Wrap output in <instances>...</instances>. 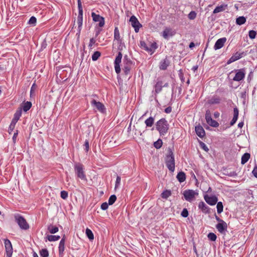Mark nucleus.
<instances>
[{
    "mask_svg": "<svg viewBox=\"0 0 257 257\" xmlns=\"http://www.w3.org/2000/svg\"><path fill=\"white\" fill-rule=\"evenodd\" d=\"M156 130L159 131L161 136L165 135L169 130V124L165 118L159 120L156 124Z\"/></svg>",
    "mask_w": 257,
    "mask_h": 257,
    "instance_id": "obj_1",
    "label": "nucleus"
},
{
    "mask_svg": "<svg viewBox=\"0 0 257 257\" xmlns=\"http://www.w3.org/2000/svg\"><path fill=\"white\" fill-rule=\"evenodd\" d=\"M74 171L75 174L78 178H80L82 180H86V176L84 172V166L80 163H76L74 166Z\"/></svg>",
    "mask_w": 257,
    "mask_h": 257,
    "instance_id": "obj_2",
    "label": "nucleus"
},
{
    "mask_svg": "<svg viewBox=\"0 0 257 257\" xmlns=\"http://www.w3.org/2000/svg\"><path fill=\"white\" fill-rule=\"evenodd\" d=\"M15 219L22 229L27 230L29 228V224L22 215L19 214H16L15 215Z\"/></svg>",
    "mask_w": 257,
    "mask_h": 257,
    "instance_id": "obj_3",
    "label": "nucleus"
},
{
    "mask_svg": "<svg viewBox=\"0 0 257 257\" xmlns=\"http://www.w3.org/2000/svg\"><path fill=\"white\" fill-rule=\"evenodd\" d=\"M141 47L152 54L157 48L156 43H153L148 45L144 41L140 42Z\"/></svg>",
    "mask_w": 257,
    "mask_h": 257,
    "instance_id": "obj_4",
    "label": "nucleus"
},
{
    "mask_svg": "<svg viewBox=\"0 0 257 257\" xmlns=\"http://www.w3.org/2000/svg\"><path fill=\"white\" fill-rule=\"evenodd\" d=\"M194 190H186L184 191L183 195L185 199L190 202H192L195 197V195H197Z\"/></svg>",
    "mask_w": 257,
    "mask_h": 257,
    "instance_id": "obj_5",
    "label": "nucleus"
},
{
    "mask_svg": "<svg viewBox=\"0 0 257 257\" xmlns=\"http://www.w3.org/2000/svg\"><path fill=\"white\" fill-rule=\"evenodd\" d=\"M205 119L207 123L210 126L215 127L219 126V123L216 121L212 119L211 112L209 110L206 111Z\"/></svg>",
    "mask_w": 257,
    "mask_h": 257,
    "instance_id": "obj_6",
    "label": "nucleus"
},
{
    "mask_svg": "<svg viewBox=\"0 0 257 257\" xmlns=\"http://www.w3.org/2000/svg\"><path fill=\"white\" fill-rule=\"evenodd\" d=\"M4 243L6 251V257H12L13 254V247L10 240L8 239L4 240Z\"/></svg>",
    "mask_w": 257,
    "mask_h": 257,
    "instance_id": "obj_7",
    "label": "nucleus"
},
{
    "mask_svg": "<svg viewBox=\"0 0 257 257\" xmlns=\"http://www.w3.org/2000/svg\"><path fill=\"white\" fill-rule=\"evenodd\" d=\"M92 106L95 107L96 109L101 113H104L105 111V107L104 105L100 102L97 101L95 99H93L91 101Z\"/></svg>",
    "mask_w": 257,
    "mask_h": 257,
    "instance_id": "obj_8",
    "label": "nucleus"
},
{
    "mask_svg": "<svg viewBox=\"0 0 257 257\" xmlns=\"http://www.w3.org/2000/svg\"><path fill=\"white\" fill-rule=\"evenodd\" d=\"M132 26L134 28L136 32H138L140 28L142 26L137 18L135 16H132L130 19Z\"/></svg>",
    "mask_w": 257,
    "mask_h": 257,
    "instance_id": "obj_9",
    "label": "nucleus"
},
{
    "mask_svg": "<svg viewBox=\"0 0 257 257\" xmlns=\"http://www.w3.org/2000/svg\"><path fill=\"white\" fill-rule=\"evenodd\" d=\"M121 58L122 54L121 52H119L114 61V68L117 74H119L120 72V64L121 63Z\"/></svg>",
    "mask_w": 257,
    "mask_h": 257,
    "instance_id": "obj_10",
    "label": "nucleus"
},
{
    "mask_svg": "<svg viewBox=\"0 0 257 257\" xmlns=\"http://www.w3.org/2000/svg\"><path fill=\"white\" fill-rule=\"evenodd\" d=\"M237 72L233 80L235 81H239L243 80L245 75V71L244 68L236 70Z\"/></svg>",
    "mask_w": 257,
    "mask_h": 257,
    "instance_id": "obj_11",
    "label": "nucleus"
},
{
    "mask_svg": "<svg viewBox=\"0 0 257 257\" xmlns=\"http://www.w3.org/2000/svg\"><path fill=\"white\" fill-rule=\"evenodd\" d=\"M204 198L207 203L211 206L215 205L218 201L217 197L215 195L209 196L208 195H205Z\"/></svg>",
    "mask_w": 257,
    "mask_h": 257,
    "instance_id": "obj_12",
    "label": "nucleus"
},
{
    "mask_svg": "<svg viewBox=\"0 0 257 257\" xmlns=\"http://www.w3.org/2000/svg\"><path fill=\"white\" fill-rule=\"evenodd\" d=\"M216 229L221 234H225L227 231V223L223 221L221 223H218L215 226Z\"/></svg>",
    "mask_w": 257,
    "mask_h": 257,
    "instance_id": "obj_13",
    "label": "nucleus"
},
{
    "mask_svg": "<svg viewBox=\"0 0 257 257\" xmlns=\"http://www.w3.org/2000/svg\"><path fill=\"white\" fill-rule=\"evenodd\" d=\"M91 16L94 21L99 22L98 25L99 27H102L104 25V19L102 17L96 14L94 12L92 13Z\"/></svg>",
    "mask_w": 257,
    "mask_h": 257,
    "instance_id": "obj_14",
    "label": "nucleus"
},
{
    "mask_svg": "<svg viewBox=\"0 0 257 257\" xmlns=\"http://www.w3.org/2000/svg\"><path fill=\"white\" fill-rule=\"evenodd\" d=\"M175 33V31L171 28H166L162 33V36L165 39H168L169 37L174 36Z\"/></svg>",
    "mask_w": 257,
    "mask_h": 257,
    "instance_id": "obj_15",
    "label": "nucleus"
},
{
    "mask_svg": "<svg viewBox=\"0 0 257 257\" xmlns=\"http://www.w3.org/2000/svg\"><path fill=\"white\" fill-rule=\"evenodd\" d=\"M226 40L227 39L225 37H223L218 39L215 43L214 49L215 50L221 49L224 46Z\"/></svg>",
    "mask_w": 257,
    "mask_h": 257,
    "instance_id": "obj_16",
    "label": "nucleus"
},
{
    "mask_svg": "<svg viewBox=\"0 0 257 257\" xmlns=\"http://www.w3.org/2000/svg\"><path fill=\"white\" fill-rule=\"evenodd\" d=\"M245 55V53L244 52L242 53H239V52H236L234 54H233L228 60L227 63L230 64L232 62H233L241 57H242L243 56Z\"/></svg>",
    "mask_w": 257,
    "mask_h": 257,
    "instance_id": "obj_17",
    "label": "nucleus"
},
{
    "mask_svg": "<svg viewBox=\"0 0 257 257\" xmlns=\"http://www.w3.org/2000/svg\"><path fill=\"white\" fill-rule=\"evenodd\" d=\"M198 208L205 214H208L210 212V208L203 201L199 202Z\"/></svg>",
    "mask_w": 257,
    "mask_h": 257,
    "instance_id": "obj_18",
    "label": "nucleus"
},
{
    "mask_svg": "<svg viewBox=\"0 0 257 257\" xmlns=\"http://www.w3.org/2000/svg\"><path fill=\"white\" fill-rule=\"evenodd\" d=\"M195 132L197 135L202 138L205 135V132L202 126L198 125L195 126Z\"/></svg>",
    "mask_w": 257,
    "mask_h": 257,
    "instance_id": "obj_19",
    "label": "nucleus"
},
{
    "mask_svg": "<svg viewBox=\"0 0 257 257\" xmlns=\"http://www.w3.org/2000/svg\"><path fill=\"white\" fill-rule=\"evenodd\" d=\"M82 22H83V14H78L77 19V23L78 25V33L77 34H80L82 26Z\"/></svg>",
    "mask_w": 257,
    "mask_h": 257,
    "instance_id": "obj_20",
    "label": "nucleus"
},
{
    "mask_svg": "<svg viewBox=\"0 0 257 257\" xmlns=\"http://www.w3.org/2000/svg\"><path fill=\"white\" fill-rule=\"evenodd\" d=\"M65 236H63L59 242L58 247L59 253L60 255H62L63 254L65 249Z\"/></svg>",
    "mask_w": 257,
    "mask_h": 257,
    "instance_id": "obj_21",
    "label": "nucleus"
},
{
    "mask_svg": "<svg viewBox=\"0 0 257 257\" xmlns=\"http://www.w3.org/2000/svg\"><path fill=\"white\" fill-rule=\"evenodd\" d=\"M170 65V61L167 58H165L162 60L160 64L159 68L161 70H166Z\"/></svg>",
    "mask_w": 257,
    "mask_h": 257,
    "instance_id": "obj_22",
    "label": "nucleus"
},
{
    "mask_svg": "<svg viewBox=\"0 0 257 257\" xmlns=\"http://www.w3.org/2000/svg\"><path fill=\"white\" fill-rule=\"evenodd\" d=\"M166 161H174L172 149L169 147L167 149Z\"/></svg>",
    "mask_w": 257,
    "mask_h": 257,
    "instance_id": "obj_23",
    "label": "nucleus"
},
{
    "mask_svg": "<svg viewBox=\"0 0 257 257\" xmlns=\"http://www.w3.org/2000/svg\"><path fill=\"white\" fill-rule=\"evenodd\" d=\"M238 113L239 111L237 107H235L233 109V117L231 121H230V125H233L236 122V121L237 120L238 116Z\"/></svg>",
    "mask_w": 257,
    "mask_h": 257,
    "instance_id": "obj_24",
    "label": "nucleus"
},
{
    "mask_svg": "<svg viewBox=\"0 0 257 257\" xmlns=\"http://www.w3.org/2000/svg\"><path fill=\"white\" fill-rule=\"evenodd\" d=\"M163 82L158 80L155 86V91L157 93L160 92L163 88Z\"/></svg>",
    "mask_w": 257,
    "mask_h": 257,
    "instance_id": "obj_25",
    "label": "nucleus"
},
{
    "mask_svg": "<svg viewBox=\"0 0 257 257\" xmlns=\"http://www.w3.org/2000/svg\"><path fill=\"white\" fill-rule=\"evenodd\" d=\"M177 178L179 182L182 183L186 180V175L184 172L181 171L178 173Z\"/></svg>",
    "mask_w": 257,
    "mask_h": 257,
    "instance_id": "obj_26",
    "label": "nucleus"
},
{
    "mask_svg": "<svg viewBox=\"0 0 257 257\" xmlns=\"http://www.w3.org/2000/svg\"><path fill=\"white\" fill-rule=\"evenodd\" d=\"M227 7V5H222L215 8L213 11L214 14H216L224 11Z\"/></svg>",
    "mask_w": 257,
    "mask_h": 257,
    "instance_id": "obj_27",
    "label": "nucleus"
},
{
    "mask_svg": "<svg viewBox=\"0 0 257 257\" xmlns=\"http://www.w3.org/2000/svg\"><path fill=\"white\" fill-rule=\"evenodd\" d=\"M114 40H116L118 42H121L119 31L117 27H115L114 30Z\"/></svg>",
    "mask_w": 257,
    "mask_h": 257,
    "instance_id": "obj_28",
    "label": "nucleus"
},
{
    "mask_svg": "<svg viewBox=\"0 0 257 257\" xmlns=\"http://www.w3.org/2000/svg\"><path fill=\"white\" fill-rule=\"evenodd\" d=\"M48 230L50 233L54 234L58 231L59 229L57 226L50 224L48 226Z\"/></svg>",
    "mask_w": 257,
    "mask_h": 257,
    "instance_id": "obj_29",
    "label": "nucleus"
},
{
    "mask_svg": "<svg viewBox=\"0 0 257 257\" xmlns=\"http://www.w3.org/2000/svg\"><path fill=\"white\" fill-rule=\"evenodd\" d=\"M154 118L151 116L145 120V123L147 127H151L154 124Z\"/></svg>",
    "mask_w": 257,
    "mask_h": 257,
    "instance_id": "obj_30",
    "label": "nucleus"
},
{
    "mask_svg": "<svg viewBox=\"0 0 257 257\" xmlns=\"http://www.w3.org/2000/svg\"><path fill=\"white\" fill-rule=\"evenodd\" d=\"M46 238L49 241H55L59 240L60 238V236L59 235H48Z\"/></svg>",
    "mask_w": 257,
    "mask_h": 257,
    "instance_id": "obj_31",
    "label": "nucleus"
},
{
    "mask_svg": "<svg viewBox=\"0 0 257 257\" xmlns=\"http://www.w3.org/2000/svg\"><path fill=\"white\" fill-rule=\"evenodd\" d=\"M32 103L30 101H27L23 104L22 108L24 111L29 110L32 107Z\"/></svg>",
    "mask_w": 257,
    "mask_h": 257,
    "instance_id": "obj_32",
    "label": "nucleus"
},
{
    "mask_svg": "<svg viewBox=\"0 0 257 257\" xmlns=\"http://www.w3.org/2000/svg\"><path fill=\"white\" fill-rule=\"evenodd\" d=\"M171 194L172 193L170 190H166L162 193L161 196L162 198L167 199L171 195Z\"/></svg>",
    "mask_w": 257,
    "mask_h": 257,
    "instance_id": "obj_33",
    "label": "nucleus"
},
{
    "mask_svg": "<svg viewBox=\"0 0 257 257\" xmlns=\"http://www.w3.org/2000/svg\"><path fill=\"white\" fill-rule=\"evenodd\" d=\"M166 166L168 169L173 172L175 170V162H166Z\"/></svg>",
    "mask_w": 257,
    "mask_h": 257,
    "instance_id": "obj_34",
    "label": "nucleus"
},
{
    "mask_svg": "<svg viewBox=\"0 0 257 257\" xmlns=\"http://www.w3.org/2000/svg\"><path fill=\"white\" fill-rule=\"evenodd\" d=\"M85 233L87 237L89 239V240H92L94 239L93 233L90 229L87 228L86 229Z\"/></svg>",
    "mask_w": 257,
    "mask_h": 257,
    "instance_id": "obj_35",
    "label": "nucleus"
},
{
    "mask_svg": "<svg viewBox=\"0 0 257 257\" xmlns=\"http://www.w3.org/2000/svg\"><path fill=\"white\" fill-rule=\"evenodd\" d=\"M246 22V19L245 17L241 16L239 17L236 19V23L238 25H241L244 24Z\"/></svg>",
    "mask_w": 257,
    "mask_h": 257,
    "instance_id": "obj_36",
    "label": "nucleus"
},
{
    "mask_svg": "<svg viewBox=\"0 0 257 257\" xmlns=\"http://www.w3.org/2000/svg\"><path fill=\"white\" fill-rule=\"evenodd\" d=\"M217 211L218 213H221L223 211V206L221 202H217Z\"/></svg>",
    "mask_w": 257,
    "mask_h": 257,
    "instance_id": "obj_37",
    "label": "nucleus"
},
{
    "mask_svg": "<svg viewBox=\"0 0 257 257\" xmlns=\"http://www.w3.org/2000/svg\"><path fill=\"white\" fill-rule=\"evenodd\" d=\"M40 254L42 257H48L49 252L46 248H44L40 250Z\"/></svg>",
    "mask_w": 257,
    "mask_h": 257,
    "instance_id": "obj_38",
    "label": "nucleus"
},
{
    "mask_svg": "<svg viewBox=\"0 0 257 257\" xmlns=\"http://www.w3.org/2000/svg\"><path fill=\"white\" fill-rule=\"evenodd\" d=\"M116 200V196L115 195H111L108 199V204L109 205H112Z\"/></svg>",
    "mask_w": 257,
    "mask_h": 257,
    "instance_id": "obj_39",
    "label": "nucleus"
},
{
    "mask_svg": "<svg viewBox=\"0 0 257 257\" xmlns=\"http://www.w3.org/2000/svg\"><path fill=\"white\" fill-rule=\"evenodd\" d=\"M207 237L208 239L211 241H215L217 238V236L215 234L212 232H210L208 234Z\"/></svg>",
    "mask_w": 257,
    "mask_h": 257,
    "instance_id": "obj_40",
    "label": "nucleus"
},
{
    "mask_svg": "<svg viewBox=\"0 0 257 257\" xmlns=\"http://www.w3.org/2000/svg\"><path fill=\"white\" fill-rule=\"evenodd\" d=\"M21 115H22L21 109L18 110L15 112L13 118L15 119V120H17V121H18V120L19 119V118L21 116Z\"/></svg>",
    "mask_w": 257,
    "mask_h": 257,
    "instance_id": "obj_41",
    "label": "nucleus"
},
{
    "mask_svg": "<svg viewBox=\"0 0 257 257\" xmlns=\"http://www.w3.org/2000/svg\"><path fill=\"white\" fill-rule=\"evenodd\" d=\"M101 53L99 51L95 52L92 55V60L94 61H96L100 56Z\"/></svg>",
    "mask_w": 257,
    "mask_h": 257,
    "instance_id": "obj_42",
    "label": "nucleus"
},
{
    "mask_svg": "<svg viewBox=\"0 0 257 257\" xmlns=\"http://www.w3.org/2000/svg\"><path fill=\"white\" fill-rule=\"evenodd\" d=\"M220 99L219 97H213L209 100L210 104H218L220 103Z\"/></svg>",
    "mask_w": 257,
    "mask_h": 257,
    "instance_id": "obj_43",
    "label": "nucleus"
},
{
    "mask_svg": "<svg viewBox=\"0 0 257 257\" xmlns=\"http://www.w3.org/2000/svg\"><path fill=\"white\" fill-rule=\"evenodd\" d=\"M162 141L161 140H158L154 143V146L156 149H160L162 147Z\"/></svg>",
    "mask_w": 257,
    "mask_h": 257,
    "instance_id": "obj_44",
    "label": "nucleus"
},
{
    "mask_svg": "<svg viewBox=\"0 0 257 257\" xmlns=\"http://www.w3.org/2000/svg\"><path fill=\"white\" fill-rule=\"evenodd\" d=\"M256 32L254 30H250L249 31L248 36L250 39H253L255 38Z\"/></svg>",
    "mask_w": 257,
    "mask_h": 257,
    "instance_id": "obj_45",
    "label": "nucleus"
},
{
    "mask_svg": "<svg viewBox=\"0 0 257 257\" xmlns=\"http://www.w3.org/2000/svg\"><path fill=\"white\" fill-rule=\"evenodd\" d=\"M250 157V155L249 153H244L242 156L241 157V161H248Z\"/></svg>",
    "mask_w": 257,
    "mask_h": 257,
    "instance_id": "obj_46",
    "label": "nucleus"
},
{
    "mask_svg": "<svg viewBox=\"0 0 257 257\" xmlns=\"http://www.w3.org/2000/svg\"><path fill=\"white\" fill-rule=\"evenodd\" d=\"M37 89V85L35 83H33L30 90V96H32V95H35V91Z\"/></svg>",
    "mask_w": 257,
    "mask_h": 257,
    "instance_id": "obj_47",
    "label": "nucleus"
},
{
    "mask_svg": "<svg viewBox=\"0 0 257 257\" xmlns=\"http://www.w3.org/2000/svg\"><path fill=\"white\" fill-rule=\"evenodd\" d=\"M37 22V19L36 18L34 17V16H32L30 18L29 21V24L30 25H35L36 23Z\"/></svg>",
    "mask_w": 257,
    "mask_h": 257,
    "instance_id": "obj_48",
    "label": "nucleus"
},
{
    "mask_svg": "<svg viewBox=\"0 0 257 257\" xmlns=\"http://www.w3.org/2000/svg\"><path fill=\"white\" fill-rule=\"evenodd\" d=\"M61 197L63 199H66L68 198V194L66 191H62L60 193Z\"/></svg>",
    "mask_w": 257,
    "mask_h": 257,
    "instance_id": "obj_49",
    "label": "nucleus"
},
{
    "mask_svg": "<svg viewBox=\"0 0 257 257\" xmlns=\"http://www.w3.org/2000/svg\"><path fill=\"white\" fill-rule=\"evenodd\" d=\"M196 17V13L194 11H191L188 15L190 20H194Z\"/></svg>",
    "mask_w": 257,
    "mask_h": 257,
    "instance_id": "obj_50",
    "label": "nucleus"
},
{
    "mask_svg": "<svg viewBox=\"0 0 257 257\" xmlns=\"http://www.w3.org/2000/svg\"><path fill=\"white\" fill-rule=\"evenodd\" d=\"M78 14H83V9L80 0H78Z\"/></svg>",
    "mask_w": 257,
    "mask_h": 257,
    "instance_id": "obj_51",
    "label": "nucleus"
},
{
    "mask_svg": "<svg viewBox=\"0 0 257 257\" xmlns=\"http://www.w3.org/2000/svg\"><path fill=\"white\" fill-rule=\"evenodd\" d=\"M181 215L183 217H188L189 213L187 209L186 208H184L181 212Z\"/></svg>",
    "mask_w": 257,
    "mask_h": 257,
    "instance_id": "obj_52",
    "label": "nucleus"
},
{
    "mask_svg": "<svg viewBox=\"0 0 257 257\" xmlns=\"http://www.w3.org/2000/svg\"><path fill=\"white\" fill-rule=\"evenodd\" d=\"M84 149L86 152H88L89 150V142L88 140H86L84 144L83 145Z\"/></svg>",
    "mask_w": 257,
    "mask_h": 257,
    "instance_id": "obj_53",
    "label": "nucleus"
},
{
    "mask_svg": "<svg viewBox=\"0 0 257 257\" xmlns=\"http://www.w3.org/2000/svg\"><path fill=\"white\" fill-rule=\"evenodd\" d=\"M121 181V178L119 176H117L116 181H115V189L118 187Z\"/></svg>",
    "mask_w": 257,
    "mask_h": 257,
    "instance_id": "obj_54",
    "label": "nucleus"
},
{
    "mask_svg": "<svg viewBox=\"0 0 257 257\" xmlns=\"http://www.w3.org/2000/svg\"><path fill=\"white\" fill-rule=\"evenodd\" d=\"M95 42H96V40L93 38H91L90 39L89 43L88 45L89 48H90V49H91L92 47L95 43Z\"/></svg>",
    "mask_w": 257,
    "mask_h": 257,
    "instance_id": "obj_55",
    "label": "nucleus"
},
{
    "mask_svg": "<svg viewBox=\"0 0 257 257\" xmlns=\"http://www.w3.org/2000/svg\"><path fill=\"white\" fill-rule=\"evenodd\" d=\"M108 203L107 202H104L101 205V209L103 210H105L108 208Z\"/></svg>",
    "mask_w": 257,
    "mask_h": 257,
    "instance_id": "obj_56",
    "label": "nucleus"
},
{
    "mask_svg": "<svg viewBox=\"0 0 257 257\" xmlns=\"http://www.w3.org/2000/svg\"><path fill=\"white\" fill-rule=\"evenodd\" d=\"M123 69L124 73L126 75H127L130 71V67H128V66H124V68Z\"/></svg>",
    "mask_w": 257,
    "mask_h": 257,
    "instance_id": "obj_57",
    "label": "nucleus"
},
{
    "mask_svg": "<svg viewBox=\"0 0 257 257\" xmlns=\"http://www.w3.org/2000/svg\"><path fill=\"white\" fill-rule=\"evenodd\" d=\"M18 135V131H16V133H14L13 137V141L14 143L16 142L17 138Z\"/></svg>",
    "mask_w": 257,
    "mask_h": 257,
    "instance_id": "obj_58",
    "label": "nucleus"
},
{
    "mask_svg": "<svg viewBox=\"0 0 257 257\" xmlns=\"http://www.w3.org/2000/svg\"><path fill=\"white\" fill-rule=\"evenodd\" d=\"M172 111V107L170 106H169L165 108V112L167 113H169Z\"/></svg>",
    "mask_w": 257,
    "mask_h": 257,
    "instance_id": "obj_59",
    "label": "nucleus"
},
{
    "mask_svg": "<svg viewBox=\"0 0 257 257\" xmlns=\"http://www.w3.org/2000/svg\"><path fill=\"white\" fill-rule=\"evenodd\" d=\"M201 146L202 148V149L203 150H204L205 151H208V149L207 148V147H206V146L205 145V144L203 143H202L201 144Z\"/></svg>",
    "mask_w": 257,
    "mask_h": 257,
    "instance_id": "obj_60",
    "label": "nucleus"
},
{
    "mask_svg": "<svg viewBox=\"0 0 257 257\" xmlns=\"http://www.w3.org/2000/svg\"><path fill=\"white\" fill-rule=\"evenodd\" d=\"M253 175H254V177H255L256 178H257V167H255L252 172Z\"/></svg>",
    "mask_w": 257,
    "mask_h": 257,
    "instance_id": "obj_61",
    "label": "nucleus"
},
{
    "mask_svg": "<svg viewBox=\"0 0 257 257\" xmlns=\"http://www.w3.org/2000/svg\"><path fill=\"white\" fill-rule=\"evenodd\" d=\"M18 121L17 120H15V119H13L12 120V122L11 123V125H12V126H15V124L16 123H17Z\"/></svg>",
    "mask_w": 257,
    "mask_h": 257,
    "instance_id": "obj_62",
    "label": "nucleus"
},
{
    "mask_svg": "<svg viewBox=\"0 0 257 257\" xmlns=\"http://www.w3.org/2000/svg\"><path fill=\"white\" fill-rule=\"evenodd\" d=\"M215 219L218 222V223H221V222H223V220L220 219L218 216L215 215Z\"/></svg>",
    "mask_w": 257,
    "mask_h": 257,
    "instance_id": "obj_63",
    "label": "nucleus"
},
{
    "mask_svg": "<svg viewBox=\"0 0 257 257\" xmlns=\"http://www.w3.org/2000/svg\"><path fill=\"white\" fill-rule=\"evenodd\" d=\"M15 128V126H12V125H10V126H9V132L10 134L11 133V132H12L13 131V130Z\"/></svg>",
    "mask_w": 257,
    "mask_h": 257,
    "instance_id": "obj_64",
    "label": "nucleus"
}]
</instances>
